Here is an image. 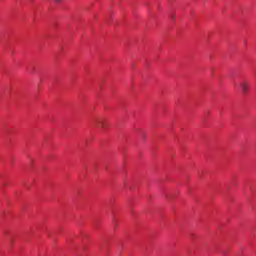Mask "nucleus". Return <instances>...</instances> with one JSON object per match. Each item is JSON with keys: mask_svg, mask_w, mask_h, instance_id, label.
<instances>
[{"mask_svg": "<svg viewBox=\"0 0 256 256\" xmlns=\"http://www.w3.org/2000/svg\"><path fill=\"white\" fill-rule=\"evenodd\" d=\"M56 1V3H60L61 2V0H55Z\"/></svg>", "mask_w": 256, "mask_h": 256, "instance_id": "obj_2", "label": "nucleus"}, {"mask_svg": "<svg viewBox=\"0 0 256 256\" xmlns=\"http://www.w3.org/2000/svg\"><path fill=\"white\" fill-rule=\"evenodd\" d=\"M241 91L243 93H247L249 91V82L247 81H242L239 85Z\"/></svg>", "mask_w": 256, "mask_h": 256, "instance_id": "obj_1", "label": "nucleus"}, {"mask_svg": "<svg viewBox=\"0 0 256 256\" xmlns=\"http://www.w3.org/2000/svg\"><path fill=\"white\" fill-rule=\"evenodd\" d=\"M100 127H105L103 124H100Z\"/></svg>", "mask_w": 256, "mask_h": 256, "instance_id": "obj_3", "label": "nucleus"}]
</instances>
